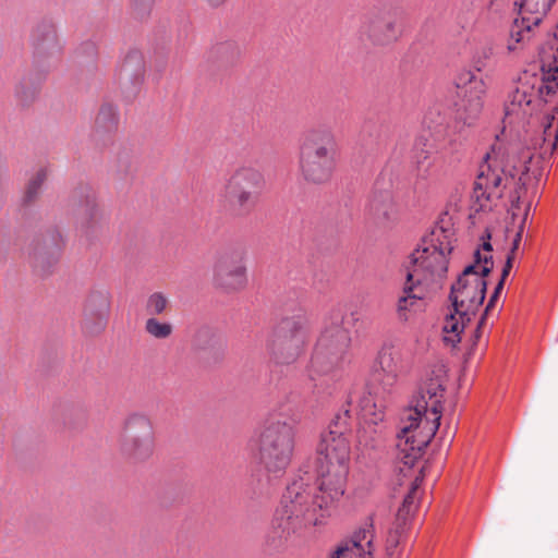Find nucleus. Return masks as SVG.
I'll return each mask as SVG.
<instances>
[{
    "label": "nucleus",
    "mask_w": 558,
    "mask_h": 558,
    "mask_svg": "<svg viewBox=\"0 0 558 558\" xmlns=\"http://www.w3.org/2000/svg\"><path fill=\"white\" fill-rule=\"evenodd\" d=\"M350 410L337 413L316 447L317 485L301 476L288 485L272 521V542L290 541L320 524L344 495L351 462Z\"/></svg>",
    "instance_id": "f257e3e1"
},
{
    "label": "nucleus",
    "mask_w": 558,
    "mask_h": 558,
    "mask_svg": "<svg viewBox=\"0 0 558 558\" xmlns=\"http://www.w3.org/2000/svg\"><path fill=\"white\" fill-rule=\"evenodd\" d=\"M539 73L524 71L518 77L514 89L509 95L506 105V118L509 123H520L533 117L543 104L550 102L558 96V26L553 38L539 49ZM558 113V107H555ZM524 144L526 151H522V174H527V166L535 157L550 156L558 145V118L547 116L537 130L525 131Z\"/></svg>",
    "instance_id": "f03ea898"
},
{
    "label": "nucleus",
    "mask_w": 558,
    "mask_h": 558,
    "mask_svg": "<svg viewBox=\"0 0 558 558\" xmlns=\"http://www.w3.org/2000/svg\"><path fill=\"white\" fill-rule=\"evenodd\" d=\"M447 381V367L434 365L402 413L396 449L397 459L405 466H413L422 457L439 427Z\"/></svg>",
    "instance_id": "7ed1b4c3"
},
{
    "label": "nucleus",
    "mask_w": 558,
    "mask_h": 558,
    "mask_svg": "<svg viewBox=\"0 0 558 558\" xmlns=\"http://www.w3.org/2000/svg\"><path fill=\"white\" fill-rule=\"evenodd\" d=\"M490 233L482 238L481 248L474 252V262L468 265L451 284L449 301L451 310L442 325V340L452 349L462 341L466 328L482 306L486 294V277L494 267Z\"/></svg>",
    "instance_id": "20e7f679"
},
{
    "label": "nucleus",
    "mask_w": 558,
    "mask_h": 558,
    "mask_svg": "<svg viewBox=\"0 0 558 558\" xmlns=\"http://www.w3.org/2000/svg\"><path fill=\"white\" fill-rule=\"evenodd\" d=\"M456 243V232L449 219H441L428 238L411 254L407 267L409 281L417 284L434 283L442 280L448 270V256Z\"/></svg>",
    "instance_id": "39448f33"
},
{
    "label": "nucleus",
    "mask_w": 558,
    "mask_h": 558,
    "mask_svg": "<svg viewBox=\"0 0 558 558\" xmlns=\"http://www.w3.org/2000/svg\"><path fill=\"white\" fill-rule=\"evenodd\" d=\"M339 145L333 131L326 126L306 130L298 147V170L308 184L328 183L337 168Z\"/></svg>",
    "instance_id": "423d86ee"
},
{
    "label": "nucleus",
    "mask_w": 558,
    "mask_h": 558,
    "mask_svg": "<svg viewBox=\"0 0 558 558\" xmlns=\"http://www.w3.org/2000/svg\"><path fill=\"white\" fill-rule=\"evenodd\" d=\"M265 184V177L257 168L239 167L225 182L219 202L232 216H247L258 204Z\"/></svg>",
    "instance_id": "0eeeda50"
},
{
    "label": "nucleus",
    "mask_w": 558,
    "mask_h": 558,
    "mask_svg": "<svg viewBox=\"0 0 558 558\" xmlns=\"http://www.w3.org/2000/svg\"><path fill=\"white\" fill-rule=\"evenodd\" d=\"M507 158V150L500 143L494 144L485 154L478 167L473 191L478 209H490L492 204L502 196L505 187L513 177L511 169H508Z\"/></svg>",
    "instance_id": "6e6552de"
},
{
    "label": "nucleus",
    "mask_w": 558,
    "mask_h": 558,
    "mask_svg": "<svg viewBox=\"0 0 558 558\" xmlns=\"http://www.w3.org/2000/svg\"><path fill=\"white\" fill-rule=\"evenodd\" d=\"M350 342V333L343 327V317L340 314L332 315L315 345L308 368L311 379L328 375L340 366Z\"/></svg>",
    "instance_id": "1a4fd4ad"
},
{
    "label": "nucleus",
    "mask_w": 558,
    "mask_h": 558,
    "mask_svg": "<svg viewBox=\"0 0 558 558\" xmlns=\"http://www.w3.org/2000/svg\"><path fill=\"white\" fill-rule=\"evenodd\" d=\"M295 428L292 424L274 421L264 426L257 438L259 462L275 475L286 471L294 450Z\"/></svg>",
    "instance_id": "9d476101"
},
{
    "label": "nucleus",
    "mask_w": 558,
    "mask_h": 558,
    "mask_svg": "<svg viewBox=\"0 0 558 558\" xmlns=\"http://www.w3.org/2000/svg\"><path fill=\"white\" fill-rule=\"evenodd\" d=\"M155 450L154 426L143 412H132L123 421L119 435V452L133 463L147 461Z\"/></svg>",
    "instance_id": "9b49d317"
},
{
    "label": "nucleus",
    "mask_w": 558,
    "mask_h": 558,
    "mask_svg": "<svg viewBox=\"0 0 558 558\" xmlns=\"http://www.w3.org/2000/svg\"><path fill=\"white\" fill-rule=\"evenodd\" d=\"M307 341V319L304 313H299L281 319L268 343V350L277 364L288 365L300 357Z\"/></svg>",
    "instance_id": "f8f14e48"
},
{
    "label": "nucleus",
    "mask_w": 558,
    "mask_h": 558,
    "mask_svg": "<svg viewBox=\"0 0 558 558\" xmlns=\"http://www.w3.org/2000/svg\"><path fill=\"white\" fill-rule=\"evenodd\" d=\"M454 84L459 97L458 111L461 118L471 122L482 112L487 84L482 76L471 70L461 71Z\"/></svg>",
    "instance_id": "ddd939ff"
},
{
    "label": "nucleus",
    "mask_w": 558,
    "mask_h": 558,
    "mask_svg": "<svg viewBox=\"0 0 558 558\" xmlns=\"http://www.w3.org/2000/svg\"><path fill=\"white\" fill-rule=\"evenodd\" d=\"M247 282L246 266L240 254L222 253L213 265V284L225 292L242 290Z\"/></svg>",
    "instance_id": "4468645a"
},
{
    "label": "nucleus",
    "mask_w": 558,
    "mask_h": 558,
    "mask_svg": "<svg viewBox=\"0 0 558 558\" xmlns=\"http://www.w3.org/2000/svg\"><path fill=\"white\" fill-rule=\"evenodd\" d=\"M360 35L373 46H387L397 40L399 32L396 20L389 13L377 11L366 15Z\"/></svg>",
    "instance_id": "2eb2a0df"
},
{
    "label": "nucleus",
    "mask_w": 558,
    "mask_h": 558,
    "mask_svg": "<svg viewBox=\"0 0 558 558\" xmlns=\"http://www.w3.org/2000/svg\"><path fill=\"white\" fill-rule=\"evenodd\" d=\"M110 313V293L107 290H92L83 304V328L89 333L102 331Z\"/></svg>",
    "instance_id": "dca6fc26"
},
{
    "label": "nucleus",
    "mask_w": 558,
    "mask_h": 558,
    "mask_svg": "<svg viewBox=\"0 0 558 558\" xmlns=\"http://www.w3.org/2000/svg\"><path fill=\"white\" fill-rule=\"evenodd\" d=\"M404 374L402 354L392 347H384L377 357L375 380L384 391L391 392Z\"/></svg>",
    "instance_id": "f3484780"
},
{
    "label": "nucleus",
    "mask_w": 558,
    "mask_h": 558,
    "mask_svg": "<svg viewBox=\"0 0 558 558\" xmlns=\"http://www.w3.org/2000/svg\"><path fill=\"white\" fill-rule=\"evenodd\" d=\"M76 205V221L85 234L94 232L101 223L102 210L97 202L95 193L88 189H82L74 195Z\"/></svg>",
    "instance_id": "a211bd4d"
},
{
    "label": "nucleus",
    "mask_w": 558,
    "mask_h": 558,
    "mask_svg": "<svg viewBox=\"0 0 558 558\" xmlns=\"http://www.w3.org/2000/svg\"><path fill=\"white\" fill-rule=\"evenodd\" d=\"M538 25L534 24V20L530 16L520 15V17L515 19L506 43L507 56L520 57L523 54L532 44Z\"/></svg>",
    "instance_id": "6ab92c4d"
},
{
    "label": "nucleus",
    "mask_w": 558,
    "mask_h": 558,
    "mask_svg": "<svg viewBox=\"0 0 558 558\" xmlns=\"http://www.w3.org/2000/svg\"><path fill=\"white\" fill-rule=\"evenodd\" d=\"M422 471L423 470L421 469L420 473L411 482L410 489L405 495L401 507L398 509L396 529L390 534V539L393 541L396 544L399 543L398 537L404 531L408 520L414 514V512L417 509L420 500V486L423 481Z\"/></svg>",
    "instance_id": "aec40b11"
},
{
    "label": "nucleus",
    "mask_w": 558,
    "mask_h": 558,
    "mask_svg": "<svg viewBox=\"0 0 558 558\" xmlns=\"http://www.w3.org/2000/svg\"><path fill=\"white\" fill-rule=\"evenodd\" d=\"M373 537L369 527L362 529L351 539L341 544L330 558H372Z\"/></svg>",
    "instance_id": "412c9836"
},
{
    "label": "nucleus",
    "mask_w": 558,
    "mask_h": 558,
    "mask_svg": "<svg viewBox=\"0 0 558 558\" xmlns=\"http://www.w3.org/2000/svg\"><path fill=\"white\" fill-rule=\"evenodd\" d=\"M369 211L380 223L393 222L398 217V209L392 193L375 192L369 201Z\"/></svg>",
    "instance_id": "4be33fe9"
},
{
    "label": "nucleus",
    "mask_w": 558,
    "mask_h": 558,
    "mask_svg": "<svg viewBox=\"0 0 558 558\" xmlns=\"http://www.w3.org/2000/svg\"><path fill=\"white\" fill-rule=\"evenodd\" d=\"M357 409L362 422L383 424L385 418V405L371 392H363L357 400Z\"/></svg>",
    "instance_id": "5701e85b"
},
{
    "label": "nucleus",
    "mask_w": 558,
    "mask_h": 558,
    "mask_svg": "<svg viewBox=\"0 0 558 558\" xmlns=\"http://www.w3.org/2000/svg\"><path fill=\"white\" fill-rule=\"evenodd\" d=\"M357 409L362 422L383 424L385 418V405L371 392H363L357 400Z\"/></svg>",
    "instance_id": "b1692460"
},
{
    "label": "nucleus",
    "mask_w": 558,
    "mask_h": 558,
    "mask_svg": "<svg viewBox=\"0 0 558 558\" xmlns=\"http://www.w3.org/2000/svg\"><path fill=\"white\" fill-rule=\"evenodd\" d=\"M513 259H514V256L512 254H508L506 264H505V266L502 268L501 278H500L499 282L497 283V286L495 287V290H494L492 296L489 298L488 304H487V306L485 308V313L481 316V319L477 322L474 330L471 333V337H470V340H469L471 348L476 345L478 339L482 336V328H483V325H484L485 319H486V314L490 311V308H493V306H494L495 302L497 301L500 292L502 291L504 286H505V280L509 276L510 270L512 268Z\"/></svg>",
    "instance_id": "393cba45"
},
{
    "label": "nucleus",
    "mask_w": 558,
    "mask_h": 558,
    "mask_svg": "<svg viewBox=\"0 0 558 558\" xmlns=\"http://www.w3.org/2000/svg\"><path fill=\"white\" fill-rule=\"evenodd\" d=\"M513 259H514V256L512 254H508L506 264H505V266L502 268L501 278H500L499 282L497 283V286L495 287V290H494L492 296L489 298L488 304H487V306L485 308V313L481 316V319L477 322L474 330L471 333V337H470V340H469L471 348L476 345L478 339L482 336V328H483V325H484L485 319H486V314L490 311V308H493V306H494L495 302L497 301L500 292L502 291L504 286H505V280L509 276L510 270L512 268Z\"/></svg>",
    "instance_id": "a878e982"
},
{
    "label": "nucleus",
    "mask_w": 558,
    "mask_h": 558,
    "mask_svg": "<svg viewBox=\"0 0 558 558\" xmlns=\"http://www.w3.org/2000/svg\"><path fill=\"white\" fill-rule=\"evenodd\" d=\"M421 284L408 279L403 286V295L398 299L397 314L400 320H408L409 313L415 308L417 303L424 298V293L420 289Z\"/></svg>",
    "instance_id": "bb28decb"
},
{
    "label": "nucleus",
    "mask_w": 558,
    "mask_h": 558,
    "mask_svg": "<svg viewBox=\"0 0 558 558\" xmlns=\"http://www.w3.org/2000/svg\"><path fill=\"white\" fill-rule=\"evenodd\" d=\"M383 432L384 423L375 425L361 421L356 434L357 448L362 451L377 449L381 444Z\"/></svg>",
    "instance_id": "cd10ccee"
},
{
    "label": "nucleus",
    "mask_w": 558,
    "mask_h": 558,
    "mask_svg": "<svg viewBox=\"0 0 558 558\" xmlns=\"http://www.w3.org/2000/svg\"><path fill=\"white\" fill-rule=\"evenodd\" d=\"M145 74V60L140 51L132 50L125 56L121 69L120 80L141 83Z\"/></svg>",
    "instance_id": "c85d7f7f"
},
{
    "label": "nucleus",
    "mask_w": 558,
    "mask_h": 558,
    "mask_svg": "<svg viewBox=\"0 0 558 558\" xmlns=\"http://www.w3.org/2000/svg\"><path fill=\"white\" fill-rule=\"evenodd\" d=\"M33 47L43 52L57 45V32L52 23L41 22L37 24L31 35Z\"/></svg>",
    "instance_id": "c756f323"
},
{
    "label": "nucleus",
    "mask_w": 558,
    "mask_h": 558,
    "mask_svg": "<svg viewBox=\"0 0 558 558\" xmlns=\"http://www.w3.org/2000/svg\"><path fill=\"white\" fill-rule=\"evenodd\" d=\"M118 129V109L111 104L100 107L95 119V132L99 136L111 134Z\"/></svg>",
    "instance_id": "7c9ffc66"
},
{
    "label": "nucleus",
    "mask_w": 558,
    "mask_h": 558,
    "mask_svg": "<svg viewBox=\"0 0 558 558\" xmlns=\"http://www.w3.org/2000/svg\"><path fill=\"white\" fill-rule=\"evenodd\" d=\"M47 177L48 171L46 168H39L31 175L22 196L24 205H31L39 198L41 187L47 180Z\"/></svg>",
    "instance_id": "2f4dec72"
},
{
    "label": "nucleus",
    "mask_w": 558,
    "mask_h": 558,
    "mask_svg": "<svg viewBox=\"0 0 558 558\" xmlns=\"http://www.w3.org/2000/svg\"><path fill=\"white\" fill-rule=\"evenodd\" d=\"M555 0H522L519 14L530 16L539 24Z\"/></svg>",
    "instance_id": "473e14b6"
},
{
    "label": "nucleus",
    "mask_w": 558,
    "mask_h": 558,
    "mask_svg": "<svg viewBox=\"0 0 558 558\" xmlns=\"http://www.w3.org/2000/svg\"><path fill=\"white\" fill-rule=\"evenodd\" d=\"M40 81L24 76L15 87V96L22 105H29L38 95Z\"/></svg>",
    "instance_id": "72a5a7b5"
},
{
    "label": "nucleus",
    "mask_w": 558,
    "mask_h": 558,
    "mask_svg": "<svg viewBox=\"0 0 558 558\" xmlns=\"http://www.w3.org/2000/svg\"><path fill=\"white\" fill-rule=\"evenodd\" d=\"M144 329L150 337L165 340L171 337L173 332V325L168 322H161L156 317H149L145 322Z\"/></svg>",
    "instance_id": "f704fd0d"
},
{
    "label": "nucleus",
    "mask_w": 558,
    "mask_h": 558,
    "mask_svg": "<svg viewBox=\"0 0 558 558\" xmlns=\"http://www.w3.org/2000/svg\"><path fill=\"white\" fill-rule=\"evenodd\" d=\"M215 52L217 54V58L226 64H233L235 61L239 60L241 56L240 47L232 41L221 43L217 45L215 48Z\"/></svg>",
    "instance_id": "c9c22d12"
},
{
    "label": "nucleus",
    "mask_w": 558,
    "mask_h": 558,
    "mask_svg": "<svg viewBox=\"0 0 558 558\" xmlns=\"http://www.w3.org/2000/svg\"><path fill=\"white\" fill-rule=\"evenodd\" d=\"M169 306L168 298L161 292L150 294L146 301L145 310L147 314L154 316L162 315Z\"/></svg>",
    "instance_id": "e433bc0d"
},
{
    "label": "nucleus",
    "mask_w": 558,
    "mask_h": 558,
    "mask_svg": "<svg viewBox=\"0 0 558 558\" xmlns=\"http://www.w3.org/2000/svg\"><path fill=\"white\" fill-rule=\"evenodd\" d=\"M428 159L429 158L427 156V153H425V151H423L420 156H417V160H416L417 167L420 170H423L424 173H426L432 166V162Z\"/></svg>",
    "instance_id": "4c0bfd02"
},
{
    "label": "nucleus",
    "mask_w": 558,
    "mask_h": 558,
    "mask_svg": "<svg viewBox=\"0 0 558 558\" xmlns=\"http://www.w3.org/2000/svg\"><path fill=\"white\" fill-rule=\"evenodd\" d=\"M523 225H524V220L522 221V223L520 226V229H519V231L517 232V234H515V236L513 239L512 248H511V251L509 253V254H512L513 256H514V252L518 250L520 241L522 239Z\"/></svg>",
    "instance_id": "58836bf2"
},
{
    "label": "nucleus",
    "mask_w": 558,
    "mask_h": 558,
    "mask_svg": "<svg viewBox=\"0 0 558 558\" xmlns=\"http://www.w3.org/2000/svg\"><path fill=\"white\" fill-rule=\"evenodd\" d=\"M59 257H60V248H59V247H56V248L51 252V254H50V258H51V260L54 263V262H57V260L59 259Z\"/></svg>",
    "instance_id": "ea45409f"
},
{
    "label": "nucleus",
    "mask_w": 558,
    "mask_h": 558,
    "mask_svg": "<svg viewBox=\"0 0 558 558\" xmlns=\"http://www.w3.org/2000/svg\"><path fill=\"white\" fill-rule=\"evenodd\" d=\"M36 259L38 264H44L45 262V252L43 250H38L36 253Z\"/></svg>",
    "instance_id": "a19ab883"
},
{
    "label": "nucleus",
    "mask_w": 558,
    "mask_h": 558,
    "mask_svg": "<svg viewBox=\"0 0 558 558\" xmlns=\"http://www.w3.org/2000/svg\"><path fill=\"white\" fill-rule=\"evenodd\" d=\"M446 147H447V145H446L445 143H440V144H439V149H441V150H442V149H446Z\"/></svg>",
    "instance_id": "79ce46f5"
},
{
    "label": "nucleus",
    "mask_w": 558,
    "mask_h": 558,
    "mask_svg": "<svg viewBox=\"0 0 558 558\" xmlns=\"http://www.w3.org/2000/svg\"><path fill=\"white\" fill-rule=\"evenodd\" d=\"M202 333L209 335V331L208 330H204V331H202Z\"/></svg>",
    "instance_id": "37998d69"
},
{
    "label": "nucleus",
    "mask_w": 558,
    "mask_h": 558,
    "mask_svg": "<svg viewBox=\"0 0 558 558\" xmlns=\"http://www.w3.org/2000/svg\"><path fill=\"white\" fill-rule=\"evenodd\" d=\"M150 3H151V0H148L147 9H149V8H150Z\"/></svg>",
    "instance_id": "c03bdc74"
}]
</instances>
